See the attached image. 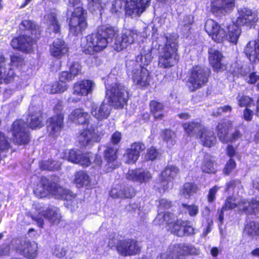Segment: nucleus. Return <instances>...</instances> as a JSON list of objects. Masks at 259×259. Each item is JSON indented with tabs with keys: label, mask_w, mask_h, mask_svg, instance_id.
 Wrapping results in <instances>:
<instances>
[{
	"label": "nucleus",
	"mask_w": 259,
	"mask_h": 259,
	"mask_svg": "<svg viewBox=\"0 0 259 259\" xmlns=\"http://www.w3.org/2000/svg\"><path fill=\"white\" fill-rule=\"evenodd\" d=\"M116 249L123 256H133L140 253L141 246L137 240L127 238L118 240Z\"/></svg>",
	"instance_id": "nucleus-13"
},
{
	"label": "nucleus",
	"mask_w": 259,
	"mask_h": 259,
	"mask_svg": "<svg viewBox=\"0 0 259 259\" xmlns=\"http://www.w3.org/2000/svg\"><path fill=\"white\" fill-rule=\"evenodd\" d=\"M77 164L87 167L90 165L91 161L90 157L86 154L80 153Z\"/></svg>",
	"instance_id": "nucleus-56"
},
{
	"label": "nucleus",
	"mask_w": 259,
	"mask_h": 259,
	"mask_svg": "<svg viewBox=\"0 0 259 259\" xmlns=\"http://www.w3.org/2000/svg\"><path fill=\"white\" fill-rule=\"evenodd\" d=\"M223 56L218 50L208 51V61L214 71L219 72L224 70L225 65L222 62Z\"/></svg>",
	"instance_id": "nucleus-29"
},
{
	"label": "nucleus",
	"mask_w": 259,
	"mask_h": 259,
	"mask_svg": "<svg viewBox=\"0 0 259 259\" xmlns=\"http://www.w3.org/2000/svg\"><path fill=\"white\" fill-rule=\"evenodd\" d=\"M238 105L240 107L248 108L253 105V99L246 95H242L238 100Z\"/></svg>",
	"instance_id": "nucleus-48"
},
{
	"label": "nucleus",
	"mask_w": 259,
	"mask_h": 259,
	"mask_svg": "<svg viewBox=\"0 0 259 259\" xmlns=\"http://www.w3.org/2000/svg\"><path fill=\"white\" fill-rule=\"evenodd\" d=\"M238 16L236 23L241 26H246L250 28L254 27L258 21L257 13L252 10L243 7L238 11Z\"/></svg>",
	"instance_id": "nucleus-14"
},
{
	"label": "nucleus",
	"mask_w": 259,
	"mask_h": 259,
	"mask_svg": "<svg viewBox=\"0 0 259 259\" xmlns=\"http://www.w3.org/2000/svg\"><path fill=\"white\" fill-rule=\"evenodd\" d=\"M212 157L208 154L205 155L200 166L202 172L207 174H215L217 172V169L215 166L216 162L212 159Z\"/></svg>",
	"instance_id": "nucleus-39"
},
{
	"label": "nucleus",
	"mask_w": 259,
	"mask_h": 259,
	"mask_svg": "<svg viewBox=\"0 0 259 259\" xmlns=\"http://www.w3.org/2000/svg\"><path fill=\"white\" fill-rule=\"evenodd\" d=\"M68 118L77 124L88 126L90 122L91 116L83 108H77L73 109L69 114Z\"/></svg>",
	"instance_id": "nucleus-28"
},
{
	"label": "nucleus",
	"mask_w": 259,
	"mask_h": 259,
	"mask_svg": "<svg viewBox=\"0 0 259 259\" xmlns=\"http://www.w3.org/2000/svg\"><path fill=\"white\" fill-rule=\"evenodd\" d=\"M20 28L23 32H27L30 35L38 38L41 32L38 25L30 20H23L20 24Z\"/></svg>",
	"instance_id": "nucleus-35"
},
{
	"label": "nucleus",
	"mask_w": 259,
	"mask_h": 259,
	"mask_svg": "<svg viewBox=\"0 0 259 259\" xmlns=\"http://www.w3.org/2000/svg\"><path fill=\"white\" fill-rule=\"evenodd\" d=\"M59 77L60 79L66 83V82L72 80L74 78L69 70L61 71L59 74Z\"/></svg>",
	"instance_id": "nucleus-59"
},
{
	"label": "nucleus",
	"mask_w": 259,
	"mask_h": 259,
	"mask_svg": "<svg viewBox=\"0 0 259 259\" xmlns=\"http://www.w3.org/2000/svg\"><path fill=\"white\" fill-rule=\"evenodd\" d=\"M39 167L42 170L54 171L60 170L61 166L57 161L52 159H48L40 162Z\"/></svg>",
	"instance_id": "nucleus-45"
},
{
	"label": "nucleus",
	"mask_w": 259,
	"mask_h": 259,
	"mask_svg": "<svg viewBox=\"0 0 259 259\" xmlns=\"http://www.w3.org/2000/svg\"><path fill=\"white\" fill-rule=\"evenodd\" d=\"M197 139H199L203 146L211 148L217 143V138L213 131L205 126Z\"/></svg>",
	"instance_id": "nucleus-33"
},
{
	"label": "nucleus",
	"mask_w": 259,
	"mask_h": 259,
	"mask_svg": "<svg viewBox=\"0 0 259 259\" xmlns=\"http://www.w3.org/2000/svg\"><path fill=\"white\" fill-rule=\"evenodd\" d=\"M184 132L189 137H195L197 139L204 127L205 126L201 121L195 119L182 123Z\"/></svg>",
	"instance_id": "nucleus-26"
},
{
	"label": "nucleus",
	"mask_w": 259,
	"mask_h": 259,
	"mask_svg": "<svg viewBox=\"0 0 259 259\" xmlns=\"http://www.w3.org/2000/svg\"><path fill=\"white\" fill-rule=\"evenodd\" d=\"M165 39L166 41L158 58V65L163 69L174 66L178 63L180 59L178 42L167 36H165Z\"/></svg>",
	"instance_id": "nucleus-5"
},
{
	"label": "nucleus",
	"mask_w": 259,
	"mask_h": 259,
	"mask_svg": "<svg viewBox=\"0 0 259 259\" xmlns=\"http://www.w3.org/2000/svg\"><path fill=\"white\" fill-rule=\"evenodd\" d=\"M235 2L236 0H212L210 11L215 15H225L234 10Z\"/></svg>",
	"instance_id": "nucleus-19"
},
{
	"label": "nucleus",
	"mask_w": 259,
	"mask_h": 259,
	"mask_svg": "<svg viewBox=\"0 0 259 259\" xmlns=\"http://www.w3.org/2000/svg\"><path fill=\"white\" fill-rule=\"evenodd\" d=\"M68 52L69 48L67 44L61 38L56 39L50 46V54L57 59H60Z\"/></svg>",
	"instance_id": "nucleus-30"
},
{
	"label": "nucleus",
	"mask_w": 259,
	"mask_h": 259,
	"mask_svg": "<svg viewBox=\"0 0 259 259\" xmlns=\"http://www.w3.org/2000/svg\"><path fill=\"white\" fill-rule=\"evenodd\" d=\"M244 53L248 60L255 63L259 61V42L258 40H250L246 44Z\"/></svg>",
	"instance_id": "nucleus-32"
},
{
	"label": "nucleus",
	"mask_w": 259,
	"mask_h": 259,
	"mask_svg": "<svg viewBox=\"0 0 259 259\" xmlns=\"http://www.w3.org/2000/svg\"><path fill=\"white\" fill-rule=\"evenodd\" d=\"M94 82L89 79H83L75 82L73 85L72 94L77 97L76 98L69 97L68 101L77 103L82 97L88 96L92 92Z\"/></svg>",
	"instance_id": "nucleus-15"
},
{
	"label": "nucleus",
	"mask_w": 259,
	"mask_h": 259,
	"mask_svg": "<svg viewBox=\"0 0 259 259\" xmlns=\"http://www.w3.org/2000/svg\"><path fill=\"white\" fill-rule=\"evenodd\" d=\"M244 231L250 236H259V222L250 221L247 222Z\"/></svg>",
	"instance_id": "nucleus-43"
},
{
	"label": "nucleus",
	"mask_w": 259,
	"mask_h": 259,
	"mask_svg": "<svg viewBox=\"0 0 259 259\" xmlns=\"http://www.w3.org/2000/svg\"><path fill=\"white\" fill-rule=\"evenodd\" d=\"M150 113L155 120L162 119L164 116L163 111L164 108L163 104L157 100H151L149 104Z\"/></svg>",
	"instance_id": "nucleus-38"
},
{
	"label": "nucleus",
	"mask_w": 259,
	"mask_h": 259,
	"mask_svg": "<svg viewBox=\"0 0 259 259\" xmlns=\"http://www.w3.org/2000/svg\"><path fill=\"white\" fill-rule=\"evenodd\" d=\"M254 113L253 111L249 108H245L243 111V118L247 122L251 121L252 120Z\"/></svg>",
	"instance_id": "nucleus-61"
},
{
	"label": "nucleus",
	"mask_w": 259,
	"mask_h": 259,
	"mask_svg": "<svg viewBox=\"0 0 259 259\" xmlns=\"http://www.w3.org/2000/svg\"><path fill=\"white\" fill-rule=\"evenodd\" d=\"M126 178L129 181L142 184L150 181L152 175L148 169L138 167L128 170Z\"/></svg>",
	"instance_id": "nucleus-20"
},
{
	"label": "nucleus",
	"mask_w": 259,
	"mask_h": 259,
	"mask_svg": "<svg viewBox=\"0 0 259 259\" xmlns=\"http://www.w3.org/2000/svg\"><path fill=\"white\" fill-rule=\"evenodd\" d=\"M121 140V134L118 131L115 132L111 136L110 142L113 145L119 143Z\"/></svg>",
	"instance_id": "nucleus-62"
},
{
	"label": "nucleus",
	"mask_w": 259,
	"mask_h": 259,
	"mask_svg": "<svg viewBox=\"0 0 259 259\" xmlns=\"http://www.w3.org/2000/svg\"><path fill=\"white\" fill-rule=\"evenodd\" d=\"M42 215L50 221L52 224H59L61 221L60 214L52 208H48L42 211Z\"/></svg>",
	"instance_id": "nucleus-44"
},
{
	"label": "nucleus",
	"mask_w": 259,
	"mask_h": 259,
	"mask_svg": "<svg viewBox=\"0 0 259 259\" xmlns=\"http://www.w3.org/2000/svg\"><path fill=\"white\" fill-rule=\"evenodd\" d=\"M229 73L232 75L234 77H239L245 76L247 73L244 69L243 66L237 63H232L230 68L228 70Z\"/></svg>",
	"instance_id": "nucleus-46"
},
{
	"label": "nucleus",
	"mask_w": 259,
	"mask_h": 259,
	"mask_svg": "<svg viewBox=\"0 0 259 259\" xmlns=\"http://www.w3.org/2000/svg\"><path fill=\"white\" fill-rule=\"evenodd\" d=\"M204 30L214 41L218 43L226 38L230 43L236 45L241 33V29L236 22L229 24L227 26V31L225 32L220 25L212 19L206 20Z\"/></svg>",
	"instance_id": "nucleus-2"
},
{
	"label": "nucleus",
	"mask_w": 259,
	"mask_h": 259,
	"mask_svg": "<svg viewBox=\"0 0 259 259\" xmlns=\"http://www.w3.org/2000/svg\"><path fill=\"white\" fill-rule=\"evenodd\" d=\"M158 154V150L155 147L151 146L147 150L146 158L147 160L154 161L157 158Z\"/></svg>",
	"instance_id": "nucleus-53"
},
{
	"label": "nucleus",
	"mask_w": 259,
	"mask_h": 259,
	"mask_svg": "<svg viewBox=\"0 0 259 259\" xmlns=\"http://www.w3.org/2000/svg\"><path fill=\"white\" fill-rule=\"evenodd\" d=\"M91 183V179L87 171L79 170L74 174L73 183L79 189L88 186Z\"/></svg>",
	"instance_id": "nucleus-36"
},
{
	"label": "nucleus",
	"mask_w": 259,
	"mask_h": 259,
	"mask_svg": "<svg viewBox=\"0 0 259 259\" xmlns=\"http://www.w3.org/2000/svg\"><path fill=\"white\" fill-rule=\"evenodd\" d=\"M50 21L51 25L53 26V32L55 33H60L61 31V26L57 19V15L56 14H51Z\"/></svg>",
	"instance_id": "nucleus-50"
},
{
	"label": "nucleus",
	"mask_w": 259,
	"mask_h": 259,
	"mask_svg": "<svg viewBox=\"0 0 259 259\" xmlns=\"http://www.w3.org/2000/svg\"><path fill=\"white\" fill-rule=\"evenodd\" d=\"M160 138L167 147L170 148L176 143L177 134L169 128H165L161 131Z\"/></svg>",
	"instance_id": "nucleus-40"
},
{
	"label": "nucleus",
	"mask_w": 259,
	"mask_h": 259,
	"mask_svg": "<svg viewBox=\"0 0 259 259\" xmlns=\"http://www.w3.org/2000/svg\"><path fill=\"white\" fill-rule=\"evenodd\" d=\"M150 1L151 0H116L112 5V9L116 13L124 9L126 16H131L135 13L140 16L149 5Z\"/></svg>",
	"instance_id": "nucleus-10"
},
{
	"label": "nucleus",
	"mask_w": 259,
	"mask_h": 259,
	"mask_svg": "<svg viewBox=\"0 0 259 259\" xmlns=\"http://www.w3.org/2000/svg\"><path fill=\"white\" fill-rule=\"evenodd\" d=\"M10 143L5 135L0 132V150L1 151H8L10 148Z\"/></svg>",
	"instance_id": "nucleus-54"
},
{
	"label": "nucleus",
	"mask_w": 259,
	"mask_h": 259,
	"mask_svg": "<svg viewBox=\"0 0 259 259\" xmlns=\"http://www.w3.org/2000/svg\"><path fill=\"white\" fill-rule=\"evenodd\" d=\"M118 32L117 29L111 26H99L95 32L88 34L81 42V52L89 55L102 52L108 45V39L113 38Z\"/></svg>",
	"instance_id": "nucleus-1"
},
{
	"label": "nucleus",
	"mask_w": 259,
	"mask_h": 259,
	"mask_svg": "<svg viewBox=\"0 0 259 259\" xmlns=\"http://www.w3.org/2000/svg\"><path fill=\"white\" fill-rule=\"evenodd\" d=\"M198 190V186L195 183L186 182L183 185L180 192L183 195L190 197L193 194L196 193Z\"/></svg>",
	"instance_id": "nucleus-41"
},
{
	"label": "nucleus",
	"mask_w": 259,
	"mask_h": 259,
	"mask_svg": "<svg viewBox=\"0 0 259 259\" xmlns=\"http://www.w3.org/2000/svg\"><path fill=\"white\" fill-rule=\"evenodd\" d=\"M50 87L49 93L51 94H57L66 91L68 88V85L59 79L58 81L53 82Z\"/></svg>",
	"instance_id": "nucleus-42"
},
{
	"label": "nucleus",
	"mask_w": 259,
	"mask_h": 259,
	"mask_svg": "<svg viewBox=\"0 0 259 259\" xmlns=\"http://www.w3.org/2000/svg\"><path fill=\"white\" fill-rule=\"evenodd\" d=\"M183 26L186 29L190 30L192 29V25L194 22V17L191 14L185 15L183 20Z\"/></svg>",
	"instance_id": "nucleus-51"
},
{
	"label": "nucleus",
	"mask_w": 259,
	"mask_h": 259,
	"mask_svg": "<svg viewBox=\"0 0 259 259\" xmlns=\"http://www.w3.org/2000/svg\"><path fill=\"white\" fill-rule=\"evenodd\" d=\"M236 166L237 164L235 160L233 158H229L223 168V172L224 175L226 176L230 175L236 169Z\"/></svg>",
	"instance_id": "nucleus-47"
},
{
	"label": "nucleus",
	"mask_w": 259,
	"mask_h": 259,
	"mask_svg": "<svg viewBox=\"0 0 259 259\" xmlns=\"http://www.w3.org/2000/svg\"><path fill=\"white\" fill-rule=\"evenodd\" d=\"M179 169L174 166L167 165L161 172L159 180L157 183L159 192H165L169 188V184L172 182L175 176L178 174Z\"/></svg>",
	"instance_id": "nucleus-17"
},
{
	"label": "nucleus",
	"mask_w": 259,
	"mask_h": 259,
	"mask_svg": "<svg viewBox=\"0 0 259 259\" xmlns=\"http://www.w3.org/2000/svg\"><path fill=\"white\" fill-rule=\"evenodd\" d=\"M40 184L34 190V194L38 198H44L51 194H54L57 189L56 183L45 177L40 179Z\"/></svg>",
	"instance_id": "nucleus-18"
},
{
	"label": "nucleus",
	"mask_w": 259,
	"mask_h": 259,
	"mask_svg": "<svg viewBox=\"0 0 259 259\" xmlns=\"http://www.w3.org/2000/svg\"><path fill=\"white\" fill-rule=\"evenodd\" d=\"M139 58L140 64L139 68H134L131 71L132 80L134 85L140 90H144L149 88L153 80V76L150 70L146 67L151 63L152 56L151 52L144 55L140 54Z\"/></svg>",
	"instance_id": "nucleus-3"
},
{
	"label": "nucleus",
	"mask_w": 259,
	"mask_h": 259,
	"mask_svg": "<svg viewBox=\"0 0 259 259\" xmlns=\"http://www.w3.org/2000/svg\"><path fill=\"white\" fill-rule=\"evenodd\" d=\"M12 140L18 146H26L31 141V134L25 122L21 119H16L11 128Z\"/></svg>",
	"instance_id": "nucleus-11"
},
{
	"label": "nucleus",
	"mask_w": 259,
	"mask_h": 259,
	"mask_svg": "<svg viewBox=\"0 0 259 259\" xmlns=\"http://www.w3.org/2000/svg\"><path fill=\"white\" fill-rule=\"evenodd\" d=\"M236 198L233 196H228L225 200L223 207L227 210H232L238 207V210L240 212L247 213L249 210V203L246 199H241L236 202Z\"/></svg>",
	"instance_id": "nucleus-27"
},
{
	"label": "nucleus",
	"mask_w": 259,
	"mask_h": 259,
	"mask_svg": "<svg viewBox=\"0 0 259 259\" xmlns=\"http://www.w3.org/2000/svg\"><path fill=\"white\" fill-rule=\"evenodd\" d=\"M15 249L17 252L28 259H34L38 254L37 244L30 241H21Z\"/></svg>",
	"instance_id": "nucleus-22"
},
{
	"label": "nucleus",
	"mask_w": 259,
	"mask_h": 259,
	"mask_svg": "<svg viewBox=\"0 0 259 259\" xmlns=\"http://www.w3.org/2000/svg\"><path fill=\"white\" fill-rule=\"evenodd\" d=\"M118 149L107 146L103 151V158L106 162L104 166L105 172H110L118 168L121 163L118 160Z\"/></svg>",
	"instance_id": "nucleus-16"
},
{
	"label": "nucleus",
	"mask_w": 259,
	"mask_h": 259,
	"mask_svg": "<svg viewBox=\"0 0 259 259\" xmlns=\"http://www.w3.org/2000/svg\"><path fill=\"white\" fill-rule=\"evenodd\" d=\"M146 149L145 144L141 142H135L131 145L130 148L126 149L123 154L126 162L128 164H135L138 160L141 152Z\"/></svg>",
	"instance_id": "nucleus-24"
},
{
	"label": "nucleus",
	"mask_w": 259,
	"mask_h": 259,
	"mask_svg": "<svg viewBox=\"0 0 259 259\" xmlns=\"http://www.w3.org/2000/svg\"><path fill=\"white\" fill-rule=\"evenodd\" d=\"M53 254L57 257L61 258L65 256L66 249L64 247L57 245L55 246Z\"/></svg>",
	"instance_id": "nucleus-58"
},
{
	"label": "nucleus",
	"mask_w": 259,
	"mask_h": 259,
	"mask_svg": "<svg viewBox=\"0 0 259 259\" xmlns=\"http://www.w3.org/2000/svg\"><path fill=\"white\" fill-rule=\"evenodd\" d=\"M29 126L31 130L40 128L44 126V114L40 110L29 114Z\"/></svg>",
	"instance_id": "nucleus-37"
},
{
	"label": "nucleus",
	"mask_w": 259,
	"mask_h": 259,
	"mask_svg": "<svg viewBox=\"0 0 259 259\" xmlns=\"http://www.w3.org/2000/svg\"><path fill=\"white\" fill-rule=\"evenodd\" d=\"M233 127L231 121H222L218 123L215 127V132L220 140L223 144L233 143L241 139L242 134L239 127H235L234 131L229 136V132Z\"/></svg>",
	"instance_id": "nucleus-12"
},
{
	"label": "nucleus",
	"mask_w": 259,
	"mask_h": 259,
	"mask_svg": "<svg viewBox=\"0 0 259 259\" xmlns=\"http://www.w3.org/2000/svg\"><path fill=\"white\" fill-rule=\"evenodd\" d=\"M137 35L136 30L131 29H125L121 33V39H116L113 45L114 49L117 52H120L126 49L135 42Z\"/></svg>",
	"instance_id": "nucleus-21"
},
{
	"label": "nucleus",
	"mask_w": 259,
	"mask_h": 259,
	"mask_svg": "<svg viewBox=\"0 0 259 259\" xmlns=\"http://www.w3.org/2000/svg\"><path fill=\"white\" fill-rule=\"evenodd\" d=\"M16 74L13 68H10L7 70H5L4 74L2 73V78H3V83H9L14 81Z\"/></svg>",
	"instance_id": "nucleus-49"
},
{
	"label": "nucleus",
	"mask_w": 259,
	"mask_h": 259,
	"mask_svg": "<svg viewBox=\"0 0 259 259\" xmlns=\"http://www.w3.org/2000/svg\"><path fill=\"white\" fill-rule=\"evenodd\" d=\"M159 205L160 208L166 209L172 206V202L165 199H161L159 201Z\"/></svg>",
	"instance_id": "nucleus-64"
},
{
	"label": "nucleus",
	"mask_w": 259,
	"mask_h": 259,
	"mask_svg": "<svg viewBox=\"0 0 259 259\" xmlns=\"http://www.w3.org/2000/svg\"><path fill=\"white\" fill-rule=\"evenodd\" d=\"M240 183L239 180H231L226 184L225 191L228 192L230 190H234L236 187L237 183L240 184Z\"/></svg>",
	"instance_id": "nucleus-63"
},
{
	"label": "nucleus",
	"mask_w": 259,
	"mask_h": 259,
	"mask_svg": "<svg viewBox=\"0 0 259 259\" xmlns=\"http://www.w3.org/2000/svg\"><path fill=\"white\" fill-rule=\"evenodd\" d=\"M210 70L207 67L198 64L189 70L186 86L189 92H194L206 85L209 81Z\"/></svg>",
	"instance_id": "nucleus-6"
},
{
	"label": "nucleus",
	"mask_w": 259,
	"mask_h": 259,
	"mask_svg": "<svg viewBox=\"0 0 259 259\" xmlns=\"http://www.w3.org/2000/svg\"><path fill=\"white\" fill-rule=\"evenodd\" d=\"M82 66L77 62H73L69 68V70L75 78L81 74Z\"/></svg>",
	"instance_id": "nucleus-52"
},
{
	"label": "nucleus",
	"mask_w": 259,
	"mask_h": 259,
	"mask_svg": "<svg viewBox=\"0 0 259 259\" xmlns=\"http://www.w3.org/2000/svg\"><path fill=\"white\" fill-rule=\"evenodd\" d=\"M33 44L32 37L25 34L14 37L11 42V45L14 49L26 53L32 50Z\"/></svg>",
	"instance_id": "nucleus-23"
},
{
	"label": "nucleus",
	"mask_w": 259,
	"mask_h": 259,
	"mask_svg": "<svg viewBox=\"0 0 259 259\" xmlns=\"http://www.w3.org/2000/svg\"><path fill=\"white\" fill-rule=\"evenodd\" d=\"M91 113L96 119L101 121L109 117L110 114V109L109 108L108 104L103 102L99 106H93Z\"/></svg>",
	"instance_id": "nucleus-34"
},
{
	"label": "nucleus",
	"mask_w": 259,
	"mask_h": 259,
	"mask_svg": "<svg viewBox=\"0 0 259 259\" xmlns=\"http://www.w3.org/2000/svg\"><path fill=\"white\" fill-rule=\"evenodd\" d=\"M109 103L116 109H122L129 99V92L122 83L114 82L106 88Z\"/></svg>",
	"instance_id": "nucleus-7"
},
{
	"label": "nucleus",
	"mask_w": 259,
	"mask_h": 259,
	"mask_svg": "<svg viewBox=\"0 0 259 259\" xmlns=\"http://www.w3.org/2000/svg\"><path fill=\"white\" fill-rule=\"evenodd\" d=\"M137 191L131 185L124 186L123 187L112 188L110 192V196L114 198H121L132 199L136 195Z\"/></svg>",
	"instance_id": "nucleus-31"
},
{
	"label": "nucleus",
	"mask_w": 259,
	"mask_h": 259,
	"mask_svg": "<svg viewBox=\"0 0 259 259\" xmlns=\"http://www.w3.org/2000/svg\"><path fill=\"white\" fill-rule=\"evenodd\" d=\"M99 138V135L95 132L94 129L87 128L79 133L78 142L81 148H85L98 142Z\"/></svg>",
	"instance_id": "nucleus-25"
},
{
	"label": "nucleus",
	"mask_w": 259,
	"mask_h": 259,
	"mask_svg": "<svg viewBox=\"0 0 259 259\" xmlns=\"http://www.w3.org/2000/svg\"><path fill=\"white\" fill-rule=\"evenodd\" d=\"M182 206L188 211L189 214L191 217H195L198 213V206L195 204L189 205L186 203H183Z\"/></svg>",
	"instance_id": "nucleus-55"
},
{
	"label": "nucleus",
	"mask_w": 259,
	"mask_h": 259,
	"mask_svg": "<svg viewBox=\"0 0 259 259\" xmlns=\"http://www.w3.org/2000/svg\"><path fill=\"white\" fill-rule=\"evenodd\" d=\"M80 154V153L79 151H77L73 149H70L68 152L67 157L68 161L73 163L77 164Z\"/></svg>",
	"instance_id": "nucleus-57"
},
{
	"label": "nucleus",
	"mask_w": 259,
	"mask_h": 259,
	"mask_svg": "<svg viewBox=\"0 0 259 259\" xmlns=\"http://www.w3.org/2000/svg\"><path fill=\"white\" fill-rule=\"evenodd\" d=\"M63 101L58 100L53 108V115L47 119V128L49 131V136L57 138L60 136L64 127L65 112L63 110Z\"/></svg>",
	"instance_id": "nucleus-9"
},
{
	"label": "nucleus",
	"mask_w": 259,
	"mask_h": 259,
	"mask_svg": "<svg viewBox=\"0 0 259 259\" xmlns=\"http://www.w3.org/2000/svg\"><path fill=\"white\" fill-rule=\"evenodd\" d=\"M218 190L219 187L217 186H214L209 189L207 196V200L209 203H211L215 200Z\"/></svg>",
	"instance_id": "nucleus-60"
},
{
	"label": "nucleus",
	"mask_w": 259,
	"mask_h": 259,
	"mask_svg": "<svg viewBox=\"0 0 259 259\" xmlns=\"http://www.w3.org/2000/svg\"><path fill=\"white\" fill-rule=\"evenodd\" d=\"M67 21L70 33L75 36L82 34L88 27L87 11L82 6L75 7Z\"/></svg>",
	"instance_id": "nucleus-8"
},
{
	"label": "nucleus",
	"mask_w": 259,
	"mask_h": 259,
	"mask_svg": "<svg viewBox=\"0 0 259 259\" xmlns=\"http://www.w3.org/2000/svg\"><path fill=\"white\" fill-rule=\"evenodd\" d=\"M162 220L166 231L175 236L179 237H189L196 234L195 229L191 225L189 221L178 219L171 212H164Z\"/></svg>",
	"instance_id": "nucleus-4"
}]
</instances>
